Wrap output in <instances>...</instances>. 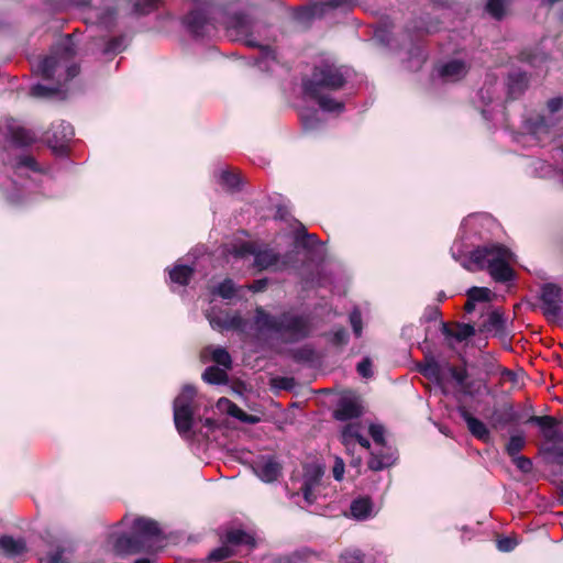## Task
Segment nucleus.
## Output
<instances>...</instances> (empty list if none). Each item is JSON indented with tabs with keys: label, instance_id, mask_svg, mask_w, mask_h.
<instances>
[{
	"label": "nucleus",
	"instance_id": "f257e3e1",
	"mask_svg": "<svg viewBox=\"0 0 563 563\" xmlns=\"http://www.w3.org/2000/svg\"><path fill=\"white\" fill-rule=\"evenodd\" d=\"M347 82L342 66L329 60L316 64L309 76L302 78L301 87L306 97L316 101L320 109L329 113H341L345 104L330 96L341 90Z\"/></svg>",
	"mask_w": 563,
	"mask_h": 563
},
{
	"label": "nucleus",
	"instance_id": "f03ea898",
	"mask_svg": "<svg viewBox=\"0 0 563 563\" xmlns=\"http://www.w3.org/2000/svg\"><path fill=\"white\" fill-rule=\"evenodd\" d=\"M514 253L504 244L490 243L477 246L470 252L468 261L462 265L470 272L487 269L497 283L514 279L515 271L510 266Z\"/></svg>",
	"mask_w": 563,
	"mask_h": 563
},
{
	"label": "nucleus",
	"instance_id": "7ed1b4c3",
	"mask_svg": "<svg viewBox=\"0 0 563 563\" xmlns=\"http://www.w3.org/2000/svg\"><path fill=\"white\" fill-rule=\"evenodd\" d=\"M255 323L262 331L277 334L285 343H296L309 336L311 323L308 317L283 312L271 314L262 307L256 308Z\"/></svg>",
	"mask_w": 563,
	"mask_h": 563
},
{
	"label": "nucleus",
	"instance_id": "20e7f679",
	"mask_svg": "<svg viewBox=\"0 0 563 563\" xmlns=\"http://www.w3.org/2000/svg\"><path fill=\"white\" fill-rule=\"evenodd\" d=\"M76 45L71 35H66L55 43L49 54L42 58L37 66L36 73L46 80L53 79L55 73L59 67H66L65 80H71L80 73V67L77 64H69L76 56Z\"/></svg>",
	"mask_w": 563,
	"mask_h": 563
},
{
	"label": "nucleus",
	"instance_id": "39448f33",
	"mask_svg": "<svg viewBox=\"0 0 563 563\" xmlns=\"http://www.w3.org/2000/svg\"><path fill=\"white\" fill-rule=\"evenodd\" d=\"M196 388L191 385H185L181 393L174 399V423L181 437L187 435L194 426L195 410L192 407L196 397Z\"/></svg>",
	"mask_w": 563,
	"mask_h": 563
},
{
	"label": "nucleus",
	"instance_id": "423d86ee",
	"mask_svg": "<svg viewBox=\"0 0 563 563\" xmlns=\"http://www.w3.org/2000/svg\"><path fill=\"white\" fill-rule=\"evenodd\" d=\"M196 7L184 18L183 24L194 37H205L210 30H214L212 3L207 0H195Z\"/></svg>",
	"mask_w": 563,
	"mask_h": 563
},
{
	"label": "nucleus",
	"instance_id": "0eeeda50",
	"mask_svg": "<svg viewBox=\"0 0 563 563\" xmlns=\"http://www.w3.org/2000/svg\"><path fill=\"white\" fill-rule=\"evenodd\" d=\"M131 531L143 549V552H152L156 542L162 537L158 522L144 517H139L133 521Z\"/></svg>",
	"mask_w": 563,
	"mask_h": 563
},
{
	"label": "nucleus",
	"instance_id": "6e6552de",
	"mask_svg": "<svg viewBox=\"0 0 563 563\" xmlns=\"http://www.w3.org/2000/svg\"><path fill=\"white\" fill-rule=\"evenodd\" d=\"M358 4V0H324L314 2L308 7H301L298 10V18L313 19L322 18L330 10L349 11Z\"/></svg>",
	"mask_w": 563,
	"mask_h": 563
},
{
	"label": "nucleus",
	"instance_id": "1a4fd4ad",
	"mask_svg": "<svg viewBox=\"0 0 563 563\" xmlns=\"http://www.w3.org/2000/svg\"><path fill=\"white\" fill-rule=\"evenodd\" d=\"M542 313L548 320L556 319L562 311V289L560 286L547 283L541 288Z\"/></svg>",
	"mask_w": 563,
	"mask_h": 563
},
{
	"label": "nucleus",
	"instance_id": "9d476101",
	"mask_svg": "<svg viewBox=\"0 0 563 563\" xmlns=\"http://www.w3.org/2000/svg\"><path fill=\"white\" fill-rule=\"evenodd\" d=\"M75 132L70 123L60 120L53 122L45 132V140L53 150H64L74 137Z\"/></svg>",
	"mask_w": 563,
	"mask_h": 563
},
{
	"label": "nucleus",
	"instance_id": "9b49d317",
	"mask_svg": "<svg viewBox=\"0 0 563 563\" xmlns=\"http://www.w3.org/2000/svg\"><path fill=\"white\" fill-rule=\"evenodd\" d=\"M441 21L429 14L421 15L408 22L406 32L411 41L419 40L424 35L435 33L440 30Z\"/></svg>",
	"mask_w": 563,
	"mask_h": 563
},
{
	"label": "nucleus",
	"instance_id": "f8f14e48",
	"mask_svg": "<svg viewBox=\"0 0 563 563\" xmlns=\"http://www.w3.org/2000/svg\"><path fill=\"white\" fill-rule=\"evenodd\" d=\"M220 543H224L231 550H235L241 547H246L249 550H253L256 547L255 538L243 529H227L223 532H219Z\"/></svg>",
	"mask_w": 563,
	"mask_h": 563
},
{
	"label": "nucleus",
	"instance_id": "ddd939ff",
	"mask_svg": "<svg viewBox=\"0 0 563 563\" xmlns=\"http://www.w3.org/2000/svg\"><path fill=\"white\" fill-rule=\"evenodd\" d=\"M457 411L461 416V418L466 422L467 429L471 432L473 437L476 439L487 443L490 440V433L486 424L479 420L478 418L474 417L466 407L460 406L457 408Z\"/></svg>",
	"mask_w": 563,
	"mask_h": 563
},
{
	"label": "nucleus",
	"instance_id": "4468645a",
	"mask_svg": "<svg viewBox=\"0 0 563 563\" xmlns=\"http://www.w3.org/2000/svg\"><path fill=\"white\" fill-rule=\"evenodd\" d=\"M255 474L266 483L275 482L282 474V465L274 456L263 457L253 467Z\"/></svg>",
	"mask_w": 563,
	"mask_h": 563
},
{
	"label": "nucleus",
	"instance_id": "2eb2a0df",
	"mask_svg": "<svg viewBox=\"0 0 563 563\" xmlns=\"http://www.w3.org/2000/svg\"><path fill=\"white\" fill-rule=\"evenodd\" d=\"M363 415L362 405L353 398H341L338 407L333 412V417L339 421H347L360 418Z\"/></svg>",
	"mask_w": 563,
	"mask_h": 563
},
{
	"label": "nucleus",
	"instance_id": "dca6fc26",
	"mask_svg": "<svg viewBox=\"0 0 563 563\" xmlns=\"http://www.w3.org/2000/svg\"><path fill=\"white\" fill-rule=\"evenodd\" d=\"M526 423H531L540 427L544 438L548 441H555L562 439L561 432L556 429V427L560 424V421L552 416H531L528 418Z\"/></svg>",
	"mask_w": 563,
	"mask_h": 563
},
{
	"label": "nucleus",
	"instance_id": "f3484780",
	"mask_svg": "<svg viewBox=\"0 0 563 563\" xmlns=\"http://www.w3.org/2000/svg\"><path fill=\"white\" fill-rule=\"evenodd\" d=\"M443 367L444 366H442L435 357L431 355H426L423 361L417 365V369L422 376L438 385L443 383Z\"/></svg>",
	"mask_w": 563,
	"mask_h": 563
},
{
	"label": "nucleus",
	"instance_id": "a211bd4d",
	"mask_svg": "<svg viewBox=\"0 0 563 563\" xmlns=\"http://www.w3.org/2000/svg\"><path fill=\"white\" fill-rule=\"evenodd\" d=\"M529 77L527 73L518 71L508 76L507 100H517L528 88Z\"/></svg>",
	"mask_w": 563,
	"mask_h": 563
},
{
	"label": "nucleus",
	"instance_id": "6ab92c4d",
	"mask_svg": "<svg viewBox=\"0 0 563 563\" xmlns=\"http://www.w3.org/2000/svg\"><path fill=\"white\" fill-rule=\"evenodd\" d=\"M113 549L118 555L136 554L143 552V549L139 544L132 531L129 533H122L117 537L113 543Z\"/></svg>",
	"mask_w": 563,
	"mask_h": 563
},
{
	"label": "nucleus",
	"instance_id": "aec40b11",
	"mask_svg": "<svg viewBox=\"0 0 563 563\" xmlns=\"http://www.w3.org/2000/svg\"><path fill=\"white\" fill-rule=\"evenodd\" d=\"M113 549L118 555L136 554L143 552V549L139 544L132 531L129 533H122L117 537L113 543Z\"/></svg>",
	"mask_w": 563,
	"mask_h": 563
},
{
	"label": "nucleus",
	"instance_id": "412c9836",
	"mask_svg": "<svg viewBox=\"0 0 563 563\" xmlns=\"http://www.w3.org/2000/svg\"><path fill=\"white\" fill-rule=\"evenodd\" d=\"M0 551L9 559H15L27 551L24 539H14L11 536L0 537Z\"/></svg>",
	"mask_w": 563,
	"mask_h": 563
},
{
	"label": "nucleus",
	"instance_id": "4be33fe9",
	"mask_svg": "<svg viewBox=\"0 0 563 563\" xmlns=\"http://www.w3.org/2000/svg\"><path fill=\"white\" fill-rule=\"evenodd\" d=\"M255 22V16L246 11H236L229 15V26L239 33L250 34Z\"/></svg>",
	"mask_w": 563,
	"mask_h": 563
},
{
	"label": "nucleus",
	"instance_id": "5701e85b",
	"mask_svg": "<svg viewBox=\"0 0 563 563\" xmlns=\"http://www.w3.org/2000/svg\"><path fill=\"white\" fill-rule=\"evenodd\" d=\"M280 261V256L273 249L260 247L254 257L253 266L258 271H265L276 267Z\"/></svg>",
	"mask_w": 563,
	"mask_h": 563
},
{
	"label": "nucleus",
	"instance_id": "b1692460",
	"mask_svg": "<svg viewBox=\"0 0 563 563\" xmlns=\"http://www.w3.org/2000/svg\"><path fill=\"white\" fill-rule=\"evenodd\" d=\"M396 461V456L389 450H385V446H380L377 452H372L371 457L367 461V466L371 471L379 472L391 466Z\"/></svg>",
	"mask_w": 563,
	"mask_h": 563
},
{
	"label": "nucleus",
	"instance_id": "393cba45",
	"mask_svg": "<svg viewBox=\"0 0 563 563\" xmlns=\"http://www.w3.org/2000/svg\"><path fill=\"white\" fill-rule=\"evenodd\" d=\"M9 133L11 141L20 147L30 146L35 143L36 135L33 131L21 126V125H12L9 128Z\"/></svg>",
	"mask_w": 563,
	"mask_h": 563
},
{
	"label": "nucleus",
	"instance_id": "a878e982",
	"mask_svg": "<svg viewBox=\"0 0 563 563\" xmlns=\"http://www.w3.org/2000/svg\"><path fill=\"white\" fill-rule=\"evenodd\" d=\"M194 274L195 269L191 266L184 264H176L174 267L168 269L170 280L180 286H187Z\"/></svg>",
	"mask_w": 563,
	"mask_h": 563
},
{
	"label": "nucleus",
	"instance_id": "bb28decb",
	"mask_svg": "<svg viewBox=\"0 0 563 563\" xmlns=\"http://www.w3.org/2000/svg\"><path fill=\"white\" fill-rule=\"evenodd\" d=\"M324 475V468L319 464H307L303 466L302 485L317 487Z\"/></svg>",
	"mask_w": 563,
	"mask_h": 563
},
{
	"label": "nucleus",
	"instance_id": "cd10ccee",
	"mask_svg": "<svg viewBox=\"0 0 563 563\" xmlns=\"http://www.w3.org/2000/svg\"><path fill=\"white\" fill-rule=\"evenodd\" d=\"M30 95L34 98L55 99L64 98L65 92L59 85L48 87L42 84H36L31 87Z\"/></svg>",
	"mask_w": 563,
	"mask_h": 563
},
{
	"label": "nucleus",
	"instance_id": "c85d7f7f",
	"mask_svg": "<svg viewBox=\"0 0 563 563\" xmlns=\"http://www.w3.org/2000/svg\"><path fill=\"white\" fill-rule=\"evenodd\" d=\"M512 0H487L485 12L496 21H501L510 7Z\"/></svg>",
	"mask_w": 563,
	"mask_h": 563
},
{
	"label": "nucleus",
	"instance_id": "c756f323",
	"mask_svg": "<svg viewBox=\"0 0 563 563\" xmlns=\"http://www.w3.org/2000/svg\"><path fill=\"white\" fill-rule=\"evenodd\" d=\"M466 74L465 63L459 59H453L445 63L441 69L440 75L448 79H459Z\"/></svg>",
	"mask_w": 563,
	"mask_h": 563
},
{
	"label": "nucleus",
	"instance_id": "7c9ffc66",
	"mask_svg": "<svg viewBox=\"0 0 563 563\" xmlns=\"http://www.w3.org/2000/svg\"><path fill=\"white\" fill-rule=\"evenodd\" d=\"M444 368L448 369V372L450 373L451 377L456 382V384L459 386H461L463 388V391L465 394L472 395V393L470 390L471 383L466 382V379L468 377V373H467V369H466L465 366L457 367V366H454V365L450 364L449 362H445Z\"/></svg>",
	"mask_w": 563,
	"mask_h": 563
},
{
	"label": "nucleus",
	"instance_id": "2f4dec72",
	"mask_svg": "<svg viewBox=\"0 0 563 563\" xmlns=\"http://www.w3.org/2000/svg\"><path fill=\"white\" fill-rule=\"evenodd\" d=\"M372 509L373 504L369 497L354 499L350 507L352 516L360 520L368 518Z\"/></svg>",
	"mask_w": 563,
	"mask_h": 563
},
{
	"label": "nucleus",
	"instance_id": "473e14b6",
	"mask_svg": "<svg viewBox=\"0 0 563 563\" xmlns=\"http://www.w3.org/2000/svg\"><path fill=\"white\" fill-rule=\"evenodd\" d=\"M224 400L228 405L227 411L231 417L240 420L241 422L249 423V424H255L260 421V418L257 416L250 415V413L245 412L236 404L232 402L229 399H224Z\"/></svg>",
	"mask_w": 563,
	"mask_h": 563
},
{
	"label": "nucleus",
	"instance_id": "72a5a7b5",
	"mask_svg": "<svg viewBox=\"0 0 563 563\" xmlns=\"http://www.w3.org/2000/svg\"><path fill=\"white\" fill-rule=\"evenodd\" d=\"M202 379L212 385H221L228 382V374L218 366H209L202 373Z\"/></svg>",
	"mask_w": 563,
	"mask_h": 563
},
{
	"label": "nucleus",
	"instance_id": "f704fd0d",
	"mask_svg": "<svg viewBox=\"0 0 563 563\" xmlns=\"http://www.w3.org/2000/svg\"><path fill=\"white\" fill-rule=\"evenodd\" d=\"M93 16L96 18L97 23L108 27L114 23L117 16V9L113 7L107 8H95Z\"/></svg>",
	"mask_w": 563,
	"mask_h": 563
},
{
	"label": "nucleus",
	"instance_id": "c9c22d12",
	"mask_svg": "<svg viewBox=\"0 0 563 563\" xmlns=\"http://www.w3.org/2000/svg\"><path fill=\"white\" fill-rule=\"evenodd\" d=\"M218 325L225 330L244 331L246 321L244 318L234 313L233 316H227L224 319L217 321Z\"/></svg>",
	"mask_w": 563,
	"mask_h": 563
},
{
	"label": "nucleus",
	"instance_id": "e433bc0d",
	"mask_svg": "<svg viewBox=\"0 0 563 563\" xmlns=\"http://www.w3.org/2000/svg\"><path fill=\"white\" fill-rule=\"evenodd\" d=\"M220 184L228 190L235 191L240 189L241 177L232 170H222L220 174Z\"/></svg>",
	"mask_w": 563,
	"mask_h": 563
},
{
	"label": "nucleus",
	"instance_id": "4c0bfd02",
	"mask_svg": "<svg viewBox=\"0 0 563 563\" xmlns=\"http://www.w3.org/2000/svg\"><path fill=\"white\" fill-rule=\"evenodd\" d=\"M235 550H231L229 547H227L224 543H221L220 547L211 550L207 556V560L209 562H223L228 559H231L235 556Z\"/></svg>",
	"mask_w": 563,
	"mask_h": 563
},
{
	"label": "nucleus",
	"instance_id": "58836bf2",
	"mask_svg": "<svg viewBox=\"0 0 563 563\" xmlns=\"http://www.w3.org/2000/svg\"><path fill=\"white\" fill-rule=\"evenodd\" d=\"M483 329H495L497 332H503L505 330L504 314L498 310L492 311L488 316V319L484 322Z\"/></svg>",
	"mask_w": 563,
	"mask_h": 563
},
{
	"label": "nucleus",
	"instance_id": "ea45409f",
	"mask_svg": "<svg viewBox=\"0 0 563 563\" xmlns=\"http://www.w3.org/2000/svg\"><path fill=\"white\" fill-rule=\"evenodd\" d=\"M426 59H427V57L423 54L422 49L419 46L413 45L409 49V59H408V66L407 67L410 70H418V69L421 68V66L423 65Z\"/></svg>",
	"mask_w": 563,
	"mask_h": 563
},
{
	"label": "nucleus",
	"instance_id": "a19ab883",
	"mask_svg": "<svg viewBox=\"0 0 563 563\" xmlns=\"http://www.w3.org/2000/svg\"><path fill=\"white\" fill-rule=\"evenodd\" d=\"M526 445V439L522 434L511 435L506 444L505 452L509 457L518 455Z\"/></svg>",
	"mask_w": 563,
	"mask_h": 563
},
{
	"label": "nucleus",
	"instance_id": "79ce46f5",
	"mask_svg": "<svg viewBox=\"0 0 563 563\" xmlns=\"http://www.w3.org/2000/svg\"><path fill=\"white\" fill-rule=\"evenodd\" d=\"M235 292L236 287L231 278H225L213 290V294L218 295L222 299H232L235 296Z\"/></svg>",
	"mask_w": 563,
	"mask_h": 563
},
{
	"label": "nucleus",
	"instance_id": "37998d69",
	"mask_svg": "<svg viewBox=\"0 0 563 563\" xmlns=\"http://www.w3.org/2000/svg\"><path fill=\"white\" fill-rule=\"evenodd\" d=\"M161 0H137L133 5V11L137 15H146L158 9Z\"/></svg>",
	"mask_w": 563,
	"mask_h": 563
},
{
	"label": "nucleus",
	"instance_id": "c03bdc74",
	"mask_svg": "<svg viewBox=\"0 0 563 563\" xmlns=\"http://www.w3.org/2000/svg\"><path fill=\"white\" fill-rule=\"evenodd\" d=\"M490 289L486 287H472L467 290L466 296L471 300H475L476 302H488L490 301Z\"/></svg>",
	"mask_w": 563,
	"mask_h": 563
},
{
	"label": "nucleus",
	"instance_id": "a18cd8bd",
	"mask_svg": "<svg viewBox=\"0 0 563 563\" xmlns=\"http://www.w3.org/2000/svg\"><path fill=\"white\" fill-rule=\"evenodd\" d=\"M212 361L227 369L232 367V358L230 353L223 347H217L212 351Z\"/></svg>",
	"mask_w": 563,
	"mask_h": 563
},
{
	"label": "nucleus",
	"instance_id": "49530a36",
	"mask_svg": "<svg viewBox=\"0 0 563 563\" xmlns=\"http://www.w3.org/2000/svg\"><path fill=\"white\" fill-rule=\"evenodd\" d=\"M361 434L360 424L357 423H347L342 430V442L344 445H350L352 441L356 440V438Z\"/></svg>",
	"mask_w": 563,
	"mask_h": 563
},
{
	"label": "nucleus",
	"instance_id": "de8ad7c7",
	"mask_svg": "<svg viewBox=\"0 0 563 563\" xmlns=\"http://www.w3.org/2000/svg\"><path fill=\"white\" fill-rule=\"evenodd\" d=\"M365 554L360 549H346L340 555L343 563H364Z\"/></svg>",
	"mask_w": 563,
	"mask_h": 563
},
{
	"label": "nucleus",
	"instance_id": "09e8293b",
	"mask_svg": "<svg viewBox=\"0 0 563 563\" xmlns=\"http://www.w3.org/2000/svg\"><path fill=\"white\" fill-rule=\"evenodd\" d=\"M475 334L474 325L470 323H457V330L454 331V339L459 342L465 341Z\"/></svg>",
	"mask_w": 563,
	"mask_h": 563
},
{
	"label": "nucleus",
	"instance_id": "8fccbe9b",
	"mask_svg": "<svg viewBox=\"0 0 563 563\" xmlns=\"http://www.w3.org/2000/svg\"><path fill=\"white\" fill-rule=\"evenodd\" d=\"M124 49V36H114L111 37L107 43L104 47L106 54H118Z\"/></svg>",
	"mask_w": 563,
	"mask_h": 563
},
{
	"label": "nucleus",
	"instance_id": "3c124183",
	"mask_svg": "<svg viewBox=\"0 0 563 563\" xmlns=\"http://www.w3.org/2000/svg\"><path fill=\"white\" fill-rule=\"evenodd\" d=\"M368 433L376 445L385 446V429L382 424L372 423Z\"/></svg>",
	"mask_w": 563,
	"mask_h": 563
},
{
	"label": "nucleus",
	"instance_id": "603ef678",
	"mask_svg": "<svg viewBox=\"0 0 563 563\" xmlns=\"http://www.w3.org/2000/svg\"><path fill=\"white\" fill-rule=\"evenodd\" d=\"M330 342L335 346H344L349 343V333L346 329L340 327L331 335Z\"/></svg>",
	"mask_w": 563,
	"mask_h": 563
},
{
	"label": "nucleus",
	"instance_id": "864d4df0",
	"mask_svg": "<svg viewBox=\"0 0 563 563\" xmlns=\"http://www.w3.org/2000/svg\"><path fill=\"white\" fill-rule=\"evenodd\" d=\"M16 168H27L32 172H37L38 165L35 158L32 155H22L16 158L15 163Z\"/></svg>",
	"mask_w": 563,
	"mask_h": 563
},
{
	"label": "nucleus",
	"instance_id": "5fc2aeb1",
	"mask_svg": "<svg viewBox=\"0 0 563 563\" xmlns=\"http://www.w3.org/2000/svg\"><path fill=\"white\" fill-rule=\"evenodd\" d=\"M511 460L516 467L522 473H530L532 471L533 465L529 457L518 454L512 456Z\"/></svg>",
	"mask_w": 563,
	"mask_h": 563
},
{
	"label": "nucleus",
	"instance_id": "6e6d98bb",
	"mask_svg": "<svg viewBox=\"0 0 563 563\" xmlns=\"http://www.w3.org/2000/svg\"><path fill=\"white\" fill-rule=\"evenodd\" d=\"M296 243L305 249H309L318 243V238L316 234H310L307 231H303L302 234H298L296 236Z\"/></svg>",
	"mask_w": 563,
	"mask_h": 563
},
{
	"label": "nucleus",
	"instance_id": "4d7b16f0",
	"mask_svg": "<svg viewBox=\"0 0 563 563\" xmlns=\"http://www.w3.org/2000/svg\"><path fill=\"white\" fill-rule=\"evenodd\" d=\"M350 323L353 329L354 334L358 338L362 335L363 322L361 312L354 310L350 313Z\"/></svg>",
	"mask_w": 563,
	"mask_h": 563
},
{
	"label": "nucleus",
	"instance_id": "13d9d810",
	"mask_svg": "<svg viewBox=\"0 0 563 563\" xmlns=\"http://www.w3.org/2000/svg\"><path fill=\"white\" fill-rule=\"evenodd\" d=\"M357 373L364 377L369 378L373 376L372 361L368 357L363 358L356 366Z\"/></svg>",
	"mask_w": 563,
	"mask_h": 563
},
{
	"label": "nucleus",
	"instance_id": "bf43d9fd",
	"mask_svg": "<svg viewBox=\"0 0 563 563\" xmlns=\"http://www.w3.org/2000/svg\"><path fill=\"white\" fill-rule=\"evenodd\" d=\"M517 545V541L515 538L504 537L497 540V548L503 552H510Z\"/></svg>",
	"mask_w": 563,
	"mask_h": 563
},
{
	"label": "nucleus",
	"instance_id": "052dcab7",
	"mask_svg": "<svg viewBox=\"0 0 563 563\" xmlns=\"http://www.w3.org/2000/svg\"><path fill=\"white\" fill-rule=\"evenodd\" d=\"M518 420V415L512 410V407L509 406L508 409L497 418V423L506 426Z\"/></svg>",
	"mask_w": 563,
	"mask_h": 563
},
{
	"label": "nucleus",
	"instance_id": "680f3d73",
	"mask_svg": "<svg viewBox=\"0 0 563 563\" xmlns=\"http://www.w3.org/2000/svg\"><path fill=\"white\" fill-rule=\"evenodd\" d=\"M257 249H258V246L256 244H254L252 242H244L236 250V255H239V256L253 255L255 257Z\"/></svg>",
	"mask_w": 563,
	"mask_h": 563
},
{
	"label": "nucleus",
	"instance_id": "e2e57ef3",
	"mask_svg": "<svg viewBox=\"0 0 563 563\" xmlns=\"http://www.w3.org/2000/svg\"><path fill=\"white\" fill-rule=\"evenodd\" d=\"M246 44L250 47H258L262 51V53L264 54V56H266V57H272L273 59H275V57H276L274 48L269 45H261L257 42L252 41V40H249L246 42Z\"/></svg>",
	"mask_w": 563,
	"mask_h": 563
},
{
	"label": "nucleus",
	"instance_id": "0e129e2a",
	"mask_svg": "<svg viewBox=\"0 0 563 563\" xmlns=\"http://www.w3.org/2000/svg\"><path fill=\"white\" fill-rule=\"evenodd\" d=\"M300 489H301L303 499L308 505H312L317 500V496L313 493L314 487L301 485Z\"/></svg>",
	"mask_w": 563,
	"mask_h": 563
},
{
	"label": "nucleus",
	"instance_id": "69168bd1",
	"mask_svg": "<svg viewBox=\"0 0 563 563\" xmlns=\"http://www.w3.org/2000/svg\"><path fill=\"white\" fill-rule=\"evenodd\" d=\"M267 285H268V279L267 278H260V279H255L249 286V289L251 291H253V292H262V291L266 290Z\"/></svg>",
	"mask_w": 563,
	"mask_h": 563
},
{
	"label": "nucleus",
	"instance_id": "338daca9",
	"mask_svg": "<svg viewBox=\"0 0 563 563\" xmlns=\"http://www.w3.org/2000/svg\"><path fill=\"white\" fill-rule=\"evenodd\" d=\"M296 380L294 377H280L277 379V386L284 390H290L295 387Z\"/></svg>",
	"mask_w": 563,
	"mask_h": 563
},
{
	"label": "nucleus",
	"instance_id": "774afa93",
	"mask_svg": "<svg viewBox=\"0 0 563 563\" xmlns=\"http://www.w3.org/2000/svg\"><path fill=\"white\" fill-rule=\"evenodd\" d=\"M441 317V311L438 307H428L426 318L428 321H435Z\"/></svg>",
	"mask_w": 563,
	"mask_h": 563
}]
</instances>
